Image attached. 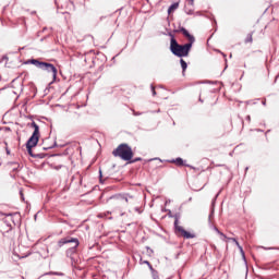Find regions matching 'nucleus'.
Returning a JSON list of instances; mask_svg holds the SVG:
<instances>
[{
  "instance_id": "4",
  "label": "nucleus",
  "mask_w": 279,
  "mask_h": 279,
  "mask_svg": "<svg viewBox=\"0 0 279 279\" xmlns=\"http://www.w3.org/2000/svg\"><path fill=\"white\" fill-rule=\"evenodd\" d=\"M107 204L110 208H113V210H119L120 208H123V206H128V197L122 195L111 196L107 201Z\"/></svg>"
},
{
  "instance_id": "7",
  "label": "nucleus",
  "mask_w": 279,
  "mask_h": 279,
  "mask_svg": "<svg viewBox=\"0 0 279 279\" xmlns=\"http://www.w3.org/2000/svg\"><path fill=\"white\" fill-rule=\"evenodd\" d=\"M218 234H220V236H222L225 239V241H233V243H235L236 247H239L243 258H245V252L243 251V246H241V244H239V241H236L234 238H228L226 236V234H223V232L219 231V229H216Z\"/></svg>"
},
{
  "instance_id": "6",
  "label": "nucleus",
  "mask_w": 279,
  "mask_h": 279,
  "mask_svg": "<svg viewBox=\"0 0 279 279\" xmlns=\"http://www.w3.org/2000/svg\"><path fill=\"white\" fill-rule=\"evenodd\" d=\"M66 243H72V250H75L80 246V240L75 238H63L59 240L58 247H62L63 245H66Z\"/></svg>"
},
{
  "instance_id": "20",
  "label": "nucleus",
  "mask_w": 279,
  "mask_h": 279,
  "mask_svg": "<svg viewBox=\"0 0 279 279\" xmlns=\"http://www.w3.org/2000/svg\"><path fill=\"white\" fill-rule=\"evenodd\" d=\"M7 154L10 155V149H8V147H7Z\"/></svg>"
},
{
  "instance_id": "2",
  "label": "nucleus",
  "mask_w": 279,
  "mask_h": 279,
  "mask_svg": "<svg viewBox=\"0 0 279 279\" xmlns=\"http://www.w3.org/2000/svg\"><path fill=\"white\" fill-rule=\"evenodd\" d=\"M112 156H114V158H121V160H125L128 162L134 158V151L130 145L120 144L116 149L112 150Z\"/></svg>"
},
{
  "instance_id": "15",
  "label": "nucleus",
  "mask_w": 279,
  "mask_h": 279,
  "mask_svg": "<svg viewBox=\"0 0 279 279\" xmlns=\"http://www.w3.org/2000/svg\"><path fill=\"white\" fill-rule=\"evenodd\" d=\"M141 160H143V158L137 157V158L131 160L130 162H131V163H133V162H141Z\"/></svg>"
},
{
  "instance_id": "11",
  "label": "nucleus",
  "mask_w": 279,
  "mask_h": 279,
  "mask_svg": "<svg viewBox=\"0 0 279 279\" xmlns=\"http://www.w3.org/2000/svg\"><path fill=\"white\" fill-rule=\"evenodd\" d=\"M178 8H180L179 2H175V3L171 4L168 9V14H172V12H175V10H178Z\"/></svg>"
},
{
  "instance_id": "17",
  "label": "nucleus",
  "mask_w": 279,
  "mask_h": 279,
  "mask_svg": "<svg viewBox=\"0 0 279 279\" xmlns=\"http://www.w3.org/2000/svg\"><path fill=\"white\" fill-rule=\"evenodd\" d=\"M190 5H193L195 3V0H189Z\"/></svg>"
},
{
  "instance_id": "10",
  "label": "nucleus",
  "mask_w": 279,
  "mask_h": 279,
  "mask_svg": "<svg viewBox=\"0 0 279 279\" xmlns=\"http://www.w3.org/2000/svg\"><path fill=\"white\" fill-rule=\"evenodd\" d=\"M28 64H34L37 69H45V62L38 61L37 59L29 60Z\"/></svg>"
},
{
  "instance_id": "21",
  "label": "nucleus",
  "mask_w": 279,
  "mask_h": 279,
  "mask_svg": "<svg viewBox=\"0 0 279 279\" xmlns=\"http://www.w3.org/2000/svg\"><path fill=\"white\" fill-rule=\"evenodd\" d=\"M8 217H13L12 214H9Z\"/></svg>"
},
{
  "instance_id": "14",
  "label": "nucleus",
  "mask_w": 279,
  "mask_h": 279,
  "mask_svg": "<svg viewBox=\"0 0 279 279\" xmlns=\"http://www.w3.org/2000/svg\"><path fill=\"white\" fill-rule=\"evenodd\" d=\"M180 62H181L182 71H183V73H184V71H186V69H187L186 61H184V59H181Z\"/></svg>"
},
{
  "instance_id": "23",
  "label": "nucleus",
  "mask_w": 279,
  "mask_h": 279,
  "mask_svg": "<svg viewBox=\"0 0 279 279\" xmlns=\"http://www.w3.org/2000/svg\"><path fill=\"white\" fill-rule=\"evenodd\" d=\"M146 263V265H149V262H145Z\"/></svg>"
},
{
  "instance_id": "5",
  "label": "nucleus",
  "mask_w": 279,
  "mask_h": 279,
  "mask_svg": "<svg viewBox=\"0 0 279 279\" xmlns=\"http://www.w3.org/2000/svg\"><path fill=\"white\" fill-rule=\"evenodd\" d=\"M178 218L174 220V230L177 234H180V236H183V239H195V233H191L186 230H184V227L178 225Z\"/></svg>"
},
{
  "instance_id": "3",
  "label": "nucleus",
  "mask_w": 279,
  "mask_h": 279,
  "mask_svg": "<svg viewBox=\"0 0 279 279\" xmlns=\"http://www.w3.org/2000/svg\"><path fill=\"white\" fill-rule=\"evenodd\" d=\"M28 128L34 129L32 136L28 138L26 143V148L28 154H32V148L38 145V141H40V126L36 122H32L28 124Z\"/></svg>"
},
{
  "instance_id": "19",
  "label": "nucleus",
  "mask_w": 279,
  "mask_h": 279,
  "mask_svg": "<svg viewBox=\"0 0 279 279\" xmlns=\"http://www.w3.org/2000/svg\"><path fill=\"white\" fill-rule=\"evenodd\" d=\"M246 120H247L248 122L252 121V117L247 116V117H246Z\"/></svg>"
},
{
  "instance_id": "9",
  "label": "nucleus",
  "mask_w": 279,
  "mask_h": 279,
  "mask_svg": "<svg viewBox=\"0 0 279 279\" xmlns=\"http://www.w3.org/2000/svg\"><path fill=\"white\" fill-rule=\"evenodd\" d=\"M179 32H181L183 34V36H185V38H187V40H189L187 44L193 45V43H195V37L191 34H189V31H186V28L181 27Z\"/></svg>"
},
{
  "instance_id": "12",
  "label": "nucleus",
  "mask_w": 279,
  "mask_h": 279,
  "mask_svg": "<svg viewBox=\"0 0 279 279\" xmlns=\"http://www.w3.org/2000/svg\"><path fill=\"white\" fill-rule=\"evenodd\" d=\"M245 44L254 43V33H250L246 35V38L244 39Z\"/></svg>"
},
{
  "instance_id": "13",
  "label": "nucleus",
  "mask_w": 279,
  "mask_h": 279,
  "mask_svg": "<svg viewBox=\"0 0 279 279\" xmlns=\"http://www.w3.org/2000/svg\"><path fill=\"white\" fill-rule=\"evenodd\" d=\"M173 162L177 167H184V160L182 158H177Z\"/></svg>"
},
{
  "instance_id": "1",
  "label": "nucleus",
  "mask_w": 279,
  "mask_h": 279,
  "mask_svg": "<svg viewBox=\"0 0 279 279\" xmlns=\"http://www.w3.org/2000/svg\"><path fill=\"white\" fill-rule=\"evenodd\" d=\"M170 51L177 58H186L189 53H191V49H193V44L180 45L175 39V36L170 34Z\"/></svg>"
},
{
  "instance_id": "8",
  "label": "nucleus",
  "mask_w": 279,
  "mask_h": 279,
  "mask_svg": "<svg viewBox=\"0 0 279 279\" xmlns=\"http://www.w3.org/2000/svg\"><path fill=\"white\" fill-rule=\"evenodd\" d=\"M44 71H48L49 73H52V77L53 80H56V77L58 76V69L54 68L53 64L51 63H44V68H41Z\"/></svg>"
},
{
  "instance_id": "18",
  "label": "nucleus",
  "mask_w": 279,
  "mask_h": 279,
  "mask_svg": "<svg viewBox=\"0 0 279 279\" xmlns=\"http://www.w3.org/2000/svg\"><path fill=\"white\" fill-rule=\"evenodd\" d=\"M262 104H263V106H267V99H264V100L262 101Z\"/></svg>"
},
{
  "instance_id": "22",
  "label": "nucleus",
  "mask_w": 279,
  "mask_h": 279,
  "mask_svg": "<svg viewBox=\"0 0 279 279\" xmlns=\"http://www.w3.org/2000/svg\"><path fill=\"white\" fill-rule=\"evenodd\" d=\"M4 145L8 147V142H5Z\"/></svg>"
},
{
  "instance_id": "16",
  "label": "nucleus",
  "mask_w": 279,
  "mask_h": 279,
  "mask_svg": "<svg viewBox=\"0 0 279 279\" xmlns=\"http://www.w3.org/2000/svg\"><path fill=\"white\" fill-rule=\"evenodd\" d=\"M151 93H153V96L156 97V87H154V85H151Z\"/></svg>"
}]
</instances>
